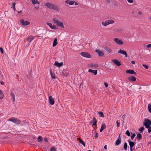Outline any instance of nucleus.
Instances as JSON below:
<instances>
[{
	"mask_svg": "<svg viewBox=\"0 0 151 151\" xmlns=\"http://www.w3.org/2000/svg\"><path fill=\"white\" fill-rule=\"evenodd\" d=\"M146 47L147 48H151V44H149L146 46Z\"/></svg>",
	"mask_w": 151,
	"mask_h": 151,
	"instance_id": "3c124183",
	"label": "nucleus"
},
{
	"mask_svg": "<svg viewBox=\"0 0 151 151\" xmlns=\"http://www.w3.org/2000/svg\"><path fill=\"white\" fill-rule=\"evenodd\" d=\"M106 128V125L105 124H102L100 130V132H101Z\"/></svg>",
	"mask_w": 151,
	"mask_h": 151,
	"instance_id": "b1692460",
	"label": "nucleus"
},
{
	"mask_svg": "<svg viewBox=\"0 0 151 151\" xmlns=\"http://www.w3.org/2000/svg\"><path fill=\"white\" fill-rule=\"evenodd\" d=\"M144 129L145 128L143 127H142L139 128V131L141 132H143V131L144 130Z\"/></svg>",
	"mask_w": 151,
	"mask_h": 151,
	"instance_id": "4c0bfd02",
	"label": "nucleus"
},
{
	"mask_svg": "<svg viewBox=\"0 0 151 151\" xmlns=\"http://www.w3.org/2000/svg\"><path fill=\"white\" fill-rule=\"evenodd\" d=\"M81 55L83 57L87 58H90L91 57V55L90 54L86 52H82L81 53Z\"/></svg>",
	"mask_w": 151,
	"mask_h": 151,
	"instance_id": "423d86ee",
	"label": "nucleus"
},
{
	"mask_svg": "<svg viewBox=\"0 0 151 151\" xmlns=\"http://www.w3.org/2000/svg\"><path fill=\"white\" fill-rule=\"evenodd\" d=\"M128 79L130 81H136V78L135 77L131 76L128 78Z\"/></svg>",
	"mask_w": 151,
	"mask_h": 151,
	"instance_id": "dca6fc26",
	"label": "nucleus"
},
{
	"mask_svg": "<svg viewBox=\"0 0 151 151\" xmlns=\"http://www.w3.org/2000/svg\"><path fill=\"white\" fill-rule=\"evenodd\" d=\"M49 103L50 104L53 105L54 104L55 101L54 99L52 98V96H50L49 97Z\"/></svg>",
	"mask_w": 151,
	"mask_h": 151,
	"instance_id": "9b49d317",
	"label": "nucleus"
},
{
	"mask_svg": "<svg viewBox=\"0 0 151 151\" xmlns=\"http://www.w3.org/2000/svg\"><path fill=\"white\" fill-rule=\"evenodd\" d=\"M104 48L105 50L108 53H111L112 51V49L110 47H104Z\"/></svg>",
	"mask_w": 151,
	"mask_h": 151,
	"instance_id": "4468645a",
	"label": "nucleus"
},
{
	"mask_svg": "<svg viewBox=\"0 0 151 151\" xmlns=\"http://www.w3.org/2000/svg\"><path fill=\"white\" fill-rule=\"evenodd\" d=\"M108 24L114 23V21L112 19L107 20Z\"/></svg>",
	"mask_w": 151,
	"mask_h": 151,
	"instance_id": "cd10ccee",
	"label": "nucleus"
},
{
	"mask_svg": "<svg viewBox=\"0 0 151 151\" xmlns=\"http://www.w3.org/2000/svg\"><path fill=\"white\" fill-rule=\"evenodd\" d=\"M88 72L93 73L94 75L97 74V70H93L91 69H89L88 71Z\"/></svg>",
	"mask_w": 151,
	"mask_h": 151,
	"instance_id": "4be33fe9",
	"label": "nucleus"
},
{
	"mask_svg": "<svg viewBox=\"0 0 151 151\" xmlns=\"http://www.w3.org/2000/svg\"><path fill=\"white\" fill-rule=\"evenodd\" d=\"M47 24L52 29H57L56 26L55 25H52V24L51 23H47Z\"/></svg>",
	"mask_w": 151,
	"mask_h": 151,
	"instance_id": "1a4fd4ad",
	"label": "nucleus"
},
{
	"mask_svg": "<svg viewBox=\"0 0 151 151\" xmlns=\"http://www.w3.org/2000/svg\"><path fill=\"white\" fill-rule=\"evenodd\" d=\"M78 139L79 140V142L80 143L82 144L83 143H84V141L83 140H82L80 138H78Z\"/></svg>",
	"mask_w": 151,
	"mask_h": 151,
	"instance_id": "ea45409f",
	"label": "nucleus"
},
{
	"mask_svg": "<svg viewBox=\"0 0 151 151\" xmlns=\"http://www.w3.org/2000/svg\"><path fill=\"white\" fill-rule=\"evenodd\" d=\"M124 31V29L123 28H116L114 29V31L117 33H119Z\"/></svg>",
	"mask_w": 151,
	"mask_h": 151,
	"instance_id": "f3484780",
	"label": "nucleus"
},
{
	"mask_svg": "<svg viewBox=\"0 0 151 151\" xmlns=\"http://www.w3.org/2000/svg\"><path fill=\"white\" fill-rule=\"evenodd\" d=\"M17 12L18 13H20L21 12H22V11H17Z\"/></svg>",
	"mask_w": 151,
	"mask_h": 151,
	"instance_id": "680f3d73",
	"label": "nucleus"
},
{
	"mask_svg": "<svg viewBox=\"0 0 151 151\" xmlns=\"http://www.w3.org/2000/svg\"><path fill=\"white\" fill-rule=\"evenodd\" d=\"M131 63L132 64H134L135 63V62H134V61H132L131 62Z\"/></svg>",
	"mask_w": 151,
	"mask_h": 151,
	"instance_id": "4d7b16f0",
	"label": "nucleus"
},
{
	"mask_svg": "<svg viewBox=\"0 0 151 151\" xmlns=\"http://www.w3.org/2000/svg\"><path fill=\"white\" fill-rule=\"evenodd\" d=\"M51 77L53 79H55V74H53L51 75Z\"/></svg>",
	"mask_w": 151,
	"mask_h": 151,
	"instance_id": "603ef678",
	"label": "nucleus"
},
{
	"mask_svg": "<svg viewBox=\"0 0 151 151\" xmlns=\"http://www.w3.org/2000/svg\"><path fill=\"white\" fill-rule=\"evenodd\" d=\"M148 129V133H150L151 132V127H149V128H147Z\"/></svg>",
	"mask_w": 151,
	"mask_h": 151,
	"instance_id": "37998d69",
	"label": "nucleus"
},
{
	"mask_svg": "<svg viewBox=\"0 0 151 151\" xmlns=\"http://www.w3.org/2000/svg\"><path fill=\"white\" fill-rule=\"evenodd\" d=\"M63 63L62 62L59 63L57 61H55L54 63L55 65L58 67H60L62 66L63 65Z\"/></svg>",
	"mask_w": 151,
	"mask_h": 151,
	"instance_id": "a211bd4d",
	"label": "nucleus"
},
{
	"mask_svg": "<svg viewBox=\"0 0 151 151\" xmlns=\"http://www.w3.org/2000/svg\"><path fill=\"white\" fill-rule=\"evenodd\" d=\"M87 151H91V150H88Z\"/></svg>",
	"mask_w": 151,
	"mask_h": 151,
	"instance_id": "774afa93",
	"label": "nucleus"
},
{
	"mask_svg": "<svg viewBox=\"0 0 151 151\" xmlns=\"http://www.w3.org/2000/svg\"><path fill=\"white\" fill-rule=\"evenodd\" d=\"M98 134L97 133H96L94 136V138L95 139H96L98 137Z\"/></svg>",
	"mask_w": 151,
	"mask_h": 151,
	"instance_id": "8fccbe9b",
	"label": "nucleus"
},
{
	"mask_svg": "<svg viewBox=\"0 0 151 151\" xmlns=\"http://www.w3.org/2000/svg\"><path fill=\"white\" fill-rule=\"evenodd\" d=\"M121 142V139L119 136L117 139L116 140L115 142V145H119Z\"/></svg>",
	"mask_w": 151,
	"mask_h": 151,
	"instance_id": "ddd939ff",
	"label": "nucleus"
},
{
	"mask_svg": "<svg viewBox=\"0 0 151 151\" xmlns=\"http://www.w3.org/2000/svg\"><path fill=\"white\" fill-rule=\"evenodd\" d=\"M74 4L76 6L78 4V3L77 2H75V1H74Z\"/></svg>",
	"mask_w": 151,
	"mask_h": 151,
	"instance_id": "6e6d98bb",
	"label": "nucleus"
},
{
	"mask_svg": "<svg viewBox=\"0 0 151 151\" xmlns=\"http://www.w3.org/2000/svg\"><path fill=\"white\" fill-rule=\"evenodd\" d=\"M3 93L2 92L1 90H0V99H2L3 98Z\"/></svg>",
	"mask_w": 151,
	"mask_h": 151,
	"instance_id": "e433bc0d",
	"label": "nucleus"
},
{
	"mask_svg": "<svg viewBox=\"0 0 151 151\" xmlns=\"http://www.w3.org/2000/svg\"><path fill=\"white\" fill-rule=\"evenodd\" d=\"M142 66L145 68V69H147L148 68V66L146 65L143 64L142 65Z\"/></svg>",
	"mask_w": 151,
	"mask_h": 151,
	"instance_id": "a19ab883",
	"label": "nucleus"
},
{
	"mask_svg": "<svg viewBox=\"0 0 151 151\" xmlns=\"http://www.w3.org/2000/svg\"><path fill=\"white\" fill-rule=\"evenodd\" d=\"M50 75H51L52 74L51 69H50Z\"/></svg>",
	"mask_w": 151,
	"mask_h": 151,
	"instance_id": "052dcab7",
	"label": "nucleus"
},
{
	"mask_svg": "<svg viewBox=\"0 0 151 151\" xmlns=\"http://www.w3.org/2000/svg\"><path fill=\"white\" fill-rule=\"evenodd\" d=\"M83 145L84 147H85L86 146H85V143L84 142V143H83V144H82Z\"/></svg>",
	"mask_w": 151,
	"mask_h": 151,
	"instance_id": "0e129e2a",
	"label": "nucleus"
},
{
	"mask_svg": "<svg viewBox=\"0 0 151 151\" xmlns=\"http://www.w3.org/2000/svg\"><path fill=\"white\" fill-rule=\"evenodd\" d=\"M11 99L13 102H14L15 101V97L14 94L13 93H11Z\"/></svg>",
	"mask_w": 151,
	"mask_h": 151,
	"instance_id": "a878e982",
	"label": "nucleus"
},
{
	"mask_svg": "<svg viewBox=\"0 0 151 151\" xmlns=\"http://www.w3.org/2000/svg\"><path fill=\"white\" fill-rule=\"evenodd\" d=\"M144 121L143 125L145 126L146 128H149V127H150V126L149 125V123L150 121L148 119H145Z\"/></svg>",
	"mask_w": 151,
	"mask_h": 151,
	"instance_id": "39448f33",
	"label": "nucleus"
},
{
	"mask_svg": "<svg viewBox=\"0 0 151 151\" xmlns=\"http://www.w3.org/2000/svg\"><path fill=\"white\" fill-rule=\"evenodd\" d=\"M98 114L101 117L104 118V117L103 113L101 111H99Z\"/></svg>",
	"mask_w": 151,
	"mask_h": 151,
	"instance_id": "7c9ffc66",
	"label": "nucleus"
},
{
	"mask_svg": "<svg viewBox=\"0 0 151 151\" xmlns=\"http://www.w3.org/2000/svg\"><path fill=\"white\" fill-rule=\"evenodd\" d=\"M55 147H51L50 149V151H55Z\"/></svg>",
	"mask_w": 151,
	"mask_h": 151,
	"instance_id": "49530a36",
	"label": "nucleus"
},
{
	"mask_svg": "<svg viewBox=\"0 0 151 151\" xmlns=\"http://www.w3.org/2000/svg\"><path fill=\"white\" fill-rule=\"evenodd\" d=\"M127 1L130 3H132L133 2V0H127Z\"/></svg>",
	"mask_w": 151,
	"mask_h": 151,
	"instance_id": "de8ad7c7",
	"label": "nucleus"
},
{
	"mask_svg": "<svg viewBox=\"0 0 151 151\" xmlns=\"http://www.w3.org/2000/svg\"><path fill=\"white\" fill-rule=\"evenodd\" d=\"M20 22L22 23V25L24 26H27L29 25L30 23L27 21H24V20L22 19L20 20Z\"/></svg>",
	"mask_w": 151,
	"mask_h": 151,
	"instance_id": "0eeeda50",
	"label": "nucleus"
},
{
	"mask_svg": "<svg viewBox=\"0 0 151 151\" xmlns=\"http://www.w3.org/2000/svg\"><path fill=\"white\" fill-rule=\"evenodd\" d=\"M35 9L36 10H38V9H39V7L38 6H35Z\"/></svg>",
	"mask_w": 151,
	"mask_h": 151,
	"instance_id": "5fc2aeb1",
	"label": "nucleus"
},
{
	"mask_svg": "<svg viewBox=\"0 0 151 151\" xmlns=\"http://www.w3.org/2000/svg\"><path fill=\"white\" fill-rule=\"evenodd\" d=\"M136 135L135 133H133L131 135V138L132 140H133L135 137V136Z\"/></svg>",
	"mask_w": 151,
	"mask_h": 151,
	"instance_id": "58836bf2",
	"label": "nucleus"
},
{
	"mask_svg": "<svg viewBox=\"0 0 151 151\" xmlns=\"http://www.w3.org/2000/svg\"><path fill=\"white\" fill-rule=\"evenodd\" d=\"M118 53H119L122 54H123L125 55V57H127V55L126 52L123 50H120L118 52Z\"/></svg>",
	"mask_w": 151,
	"mask_h": 151,
	"instance_id": "9d476101",
	"label": "nucleus"
},
{
	"mask_svg": "<svg viewBox=\"0 0 151 151\" xmlns=\"http://www.w3.org/2000/svg\"><path fill=\"white\" fill-rule=\"evenodd\" d=\"M130 147V150L132 151V147Z\"/></svg>",
	"mask_w": 151,
	"mask_h": 151,
	"instance_id": "e2e57ef3",
	"label": "nucleus"
},
{
	"mask_svg": "<svg viewBox=\"0 0 151 151\" xmlns=\"http://www.w3.org/2000/svg\"><path fill=\"white\" fill-rule=\"evenodd\" d=\"M97 121L96 119V118L94 117H93L92 121L90 122V124H92V127L96 125Z\"/></svg>",
	"mask_w": 151,
	"mask_h": 151,
	"instance_id": "f8f14e48",
	"label": "nucleus"
},
{
	"mask_svg": "<svg viewBox=\"0 0 151 151\" xmlns=\"http://www.w3.org/2000/svg\"><path fill=\"white\" fill-rule=\"evenodd\" d=\"M128 141L129 142V145L130 147H133L135 144V142H134L132 141H131L129 139L128 140Z\"/></svg>",
	"mask_w": 151,
	"mask_h": 151,
	"instance_id": "aec40b11",
	"label": "nucleus"
},
{
	"mask_svg": "<svg viewBox=\"0 0 151 151\" xmlns=\"http://www.w3.org/2000/svg\"><path fill=\"white\" fill-rule=\"evenodd\" d=\"M127 144L126 142H125L124 145V150H127Z\"/></svg>",
	"mask_w": 151,
	"mask_h": 151,
	"instance_id": "c9c22d12",
	"label": "nucleus"
},
{
	"mask_svg": "<svg viewBox=\"0 0 151 151\" xmlns=\"http://www.w3.org/2000/svg\"><path fill=\"white\" fill-rule=\"evenodd\" d=\"M125 134L128 136H129L130 135V133L129 130L127 131L126 132Z\"/></svg>",
	"mask_w": 151,
	"mask_h": 151,
	"instance_id": "79ce46f5",
	"label": "nucleus"
},
{
	"mask_svg": "<svg viewBox=\"0 0 151 151\" xmlns=\"http://www.w3.org/2000/svg\"><path fill=\"white\" fill-rule=\"evenodd\" d=\"M138 14H139V15H141L142 14V12H140V11H139V12H138Z\"/></svg>",
	"mask_w": 151,
	"mask_h": 151,
	"instance_id": "13d9d810",
	"label": "nucleus"
},
{
	"mask_svg": "<svg viewBox=\"0 0 151 151\" xmlns=\"http://www.w3.org/2000/svg\"><path fill=\"white\" fill-rule=\"evenodd\" d=\"M102 24L104 26H106L108 25L107 21H106L105 22H102Z\"/></svg>",
	"mask_w": 151,
	"mask_h": 151,
	"instance_id": "2f4dec72",
	"label": "nucleus"
},
{
	"mask_svg": "<svg viewBox=\"0 0 151 151\" xmlns=\"http://www.w3.org/2000/svg\"><path fill=\"white\" fill-rule=\"evenodd\" d=\"M112 61L115 65L118 66H120L121 65L120 62L117 60L114 59L112 60Z\"/></svg>",
	"mask_w": 151,
	"mask_h": 151,
	"instance_id": "6e6552de",
	"label": "nucleus"
},
{
	"mask_svg": "<svg viewBox=\"0 0 151 151\" xmlns=\"http://www.w3.org/2000/svg\"><path fill=\"white\" fill-rule=\"evenodd\" d=\"M149 125L150 126V125H151V121H150L149 123Z\"/></svg>",
	"mask_w": 151,
	"mask_h": 151,
	"instance_id": "338daca9",
	"label": "nucleus"
},
{
	"mask_svg": "<svg viewBox=\"0 0 151 151\" xmlns=\"http://www.w3.org/2000/svg\"><path fill=\"white\" fill-rule=\"evenodd\" d=\"M34 39V37L33 36H29L27 38V40L29 42H31Z\"/></svg>",
	"mask_w": 151,
	"mask_h": 151,
	"instance_id": "5701e85b",
	"label": "nucleus"
},
{
	"mask_svg": "<svg viewBox=\"0 0 151 151\" xmlns=\"http://www.w3.org/2000/svg\"><path fill=\"white\" fill-rule=\"evenodd\" d=\"M52 20L54 23L58 27H60L62 28H63L64 27L63 23L62 22L59 21L56 18H53Z\"/></svg>",
	"mask_w": 151,
	"mask_h": 151,
	"instance_id": "f03ea898",
	"label": "nucleus"
},
{
	"mask_svg": "<svg viewBox=\"0 0 151 151\" xmlns=\"http://www.w3.org/2000/svg\"><path fill=\"white\" fill-rule=\"evenodd\" d=\"M32 3L33 4H39L40 2L37 0H34L32 2Z\"/></svg>",
	"mask_w": 151,
	"mask_h": 151,
	"instance_id": "c756f323",
	"label": "nucleus"
},
{
	"mask_svg": "<svg viewBox=\"0 0 151 151\" xmlns=\"http://www.w3.org/2000/svg\"><path fill=\"white\" fill-rule=\"evenodd\" d=\"M95 52L98 54L99 56H103L104 55L102 52L99 49L96 50Z\"/></svg>",
	"mask_w": 151,
	"mask_h": 151,
	"instance_id": "2eb2a0df",
	"label": "nucleus"
},
{
	"mask_svg": "<svg viewBox=\"0 0 151 151\" xmlns=\"http://www.w3.org/2000/svg\"><path fill=\"white\" fill-rule=\"evenodd\" d=\"M45 5L47 8L51 10H54L57 12L59 11V9L57 6L54 4L47 2L45 3Z\"/></svg>",
	"mask_w": 151,
	"mask_h": 151,
	"instance_id": "f257e3e1",
	"label": "nucleus"
},
{
	"mask_svg": "<svg viewBox=\"0 0 151 151\" xmlns=\"http://www.w3.org/2000/svg\"><path fill=\"white\" fill-rule=\"evenodd\" d=\"M126 73H127L130 74H136V73L132 70H127L126 71Z\"/></svg>",
	"mask_w": 151,
	"mask_h": 151,
	"instance_id": "6ab92c4d",
	"label": "nucleus"
},
{
	"mask_svg": "<svg viewBox=\"0 0 151 151\" xmlns=\"http://www.w3.org/2000/svg\"><path fill=\"white\" fill-rule=\"evenodd\" d=\"M48 139H47L46 137H45L44 139V140L46 142H48Z\"/></svg>",
	"mask_w": 151,
	"mask_h": 151,
	"instance_id": "09e8293b",
	"label": "nucleus"
},
{
	"mask_svg": "<svg viewBox=\"0 0 151 151\" xmlns=\"http://www.w3.org/2000/svg\"><path fill=\"white\" fill-rule=\"evenodd\" d=\"M65 2L67 4H68L70 5H73L74 4V1H70L69 0H67L65 1Z\"/></svg>",
	"mask_w": 151,
	"mask_h": 151,
	"instance_id": "412c9836",
	"label": "nucleus"
},
{
	"mask_svg": "<svg viewBox=\"0 0 151 151\" xmlns=\"http://www.w3.org/2000/svg\"><path fill=\"white\" fill-rule=\"evenodd\" d=\"M107 146L106 145H105L104 147V148L105 149V150H106L107 149Z\"/></svg>",
	"mask_w": 151,
	"mask_h": 151,
	"instance_id": "bf43d9fd",
	"label": "nucleus"
},
{
	"mask_svg": "<svg viewBox=\"0 0 151 151\" xmlns=\"http://www.w3.org/2000/svg\"><path fill=\"white\" fill-rule=\"evenodd\" d=\"M148 109L149 111L151 113V105L150 104H148Z\"/></svg>",
	"mask_w": 151,
	"mask_h": 151,
	"instance_id": "72a5a7b5",
	"label": "nucleus"
},
{
	"mask_svg": "<svg viewBox=\"0 0 151 151\" xmlns=\"http://www.w3.org/2000/svg\"><path fill=\"white\" fill-rule=\"evenodd\" d=\"M1 85H3L4 84V83L3 82H1Z\"/></svg>",
	"mask_w": 151,
	"mask_h": 151,
	"instance_id": "69168bd1",
	"label": "nucleus"
},
{
	"mask_svg": "<svg viewBox=\"0 0 151 151\" xmlns=\"http://www.w3.org/2000/svg\"><path fill=\"white\" fill-rule=\"evenodd\" d=\"M142 135L140 133H138L137 134L136 138L137 139H139L142 138Z\"/></svg>",
	"mask_w": 151,
	"mask_h": 151,
	"instance_id": "f704fd0d",
	"label": "nucleus"
},
{
	"mask_svg": "<svg viewBox=\"0 0 151 151\" xmlns=\"http://www.w3.org/2000/svg\"><path fill=\"white\" fill-rule=\"evenodd\" d=\"M15 5H16V3L15 2L13 3L12 4V8L13 9V10L14 11H17V10H16V8H15Z\"/></svg>",
	"mask_w": 151,
	"mask_h": 151,
	"instance_id": "473e14b6",
	"label": "nucleus"
},
{
	"mask_svg": "<svg viewBox=\"0 0 151 151\" xmlns=\"http://www.w3.org/2000/svg\"><path fill=\"white\" fill-rule=\"evenodd\" d=\"M116 124H117L116 126L117 127H118L120 126V123L118 122V121L116 122Z\"/></svg>",
	"mask_w": 151,
	"mask_h": 151,
	"instance_id": "a18cd8bd",
	"label": "nucleus"
},
{
	"mask_svg": "<svg viewBox=\"0 0 151 151\" xmlns=\"http://www.w3.org/2000/svg\"><path fill=\"white\" fill-rule=\"evenodd\" d=\"M114 41L116 44L120 45H122L124 43L122 40L118 38H114Z\"/></svg>",
	"mask_w": 151,
	"mask_h": 151,
	"instance_id": "20e7f679",
	"label": "nucleus"
},
{
	"mask_svg": "<svg viewBox=\"0 0 151 151\" xmlns=\"http://www.w3.org/2000/svg\"><path fill=\"white\" fill-rule=\"evenodd\" d=\"M42 137L41 136H39L37 138L38 142H40L42 141Z\"/></svg>",
	"mask_w": 151,
	"mask_h": 151,
	"instance_id": "c85d7f7f",
	"label": "nucleus"
},
{
	"mask_svg": "<svg viewBox=\"0 0 151 151\" xmlns=\"http://www.w3.org/2000/svg\"><path fill=\"white\" fill-rule=\"evenodd\" d=\"M104 85L106 87H107L108 86V84L106 83H104Z\"/></svg>",
	"mask_w": 151,
	"mask_h": 151,
	"instance_id": "864d4df0",
	"label": "nucleus"
},
{
	"mask_svg": "<svg viewBox=\"0 0 151 151\" xmlns=\"http://www.w3.org/2000/svg\"><path fill=\"white\" fill-rule=\"evenodd\" d=\"M57 44V39L56 38H55V39L53 41V44L52 46L54 47L56 46V45Z\"/></svg>",
	"mask_w": 151,
	"mask_h": 151,
	"instance_id": "bb28decb",
	"label": "nucleus"
},
{
	"mask_svg": "<svg viewBox=\"0 0 151 151\" xmlns=\"http://www.w3.org/2000/svg\"><path fill=\"white\" fill-rule=\"evenodd\" d=\"M90 66L92 68H95L98 67V66L97 64H93V63H91L90 64Z\"/></svg>",
	"mask_w": 151,
	"mask_h": 151,
	"instance_id": "393cba45",
	"label": "nucleus"
},
{
	"mask_svg": "<svg viewBox=\"0 0 151 151\" xmlns=\"http://www.w3.org/2000/svg\"><path fill=\"white\" fill-rule=\"evenodd\" d=\"M0 51L1 54H3L4 52V50L2 47H0Z\"/></svg>",
	"mask_w": 151,
	"mask_h": 151,
	"instance_id": "c03bdc74",
	"label": "nucleus"
},
{
	"mask_svg": "<svg viewBox=\"0 0 151 151\" xmlns=\"http://www.w3.org/2000/svg\"><path fill=\"white\" fill-rule=\"evenodd\" d=\"M8 121H11L15 124L18 125L21 123L20 120L17 118L12 117L8 119Z\"/></svg>",
	"mask_w": 151,
	"mask_h": 151,
	"instance_id": "7ed1b4c3",
	"label": "nucleus"
}]
</instances>
